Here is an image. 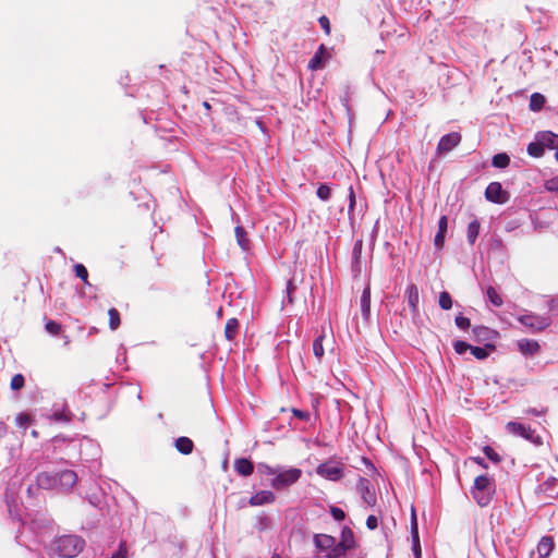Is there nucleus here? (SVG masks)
Wrapping results in <instances>:
<instances>
[{"instance_id":"nucleus-41","label":"nucleus","mask_w":558,"mask_h":558,"mask_svg":"<svg viewBox=\"0 0 558 558\" xmlns=\"http://www.w3.org/2000/svg\"><path fill=\"white\" fill-rule=\"evenodd\" d=\"M32 422V416L27 413H20L15 417V423L19 427L26 428L27 425Z\"/></svg>"},{"instance_id":"nucleus-40","label":"nucleus","mask_w":558,"mask_h":558,"mask_svg":"<svg viewBox=\"0 0 558 558\" xmlns=\"http://www.w3.org/2000/svg\"><path fill=\"white\" fill-rule=\"evenodd\" d=\"M25 385V378L22 374H16L12 377L10 387L12 390H21Z\"/></svg>"},{"instance_id":"nucleus-18","label":"nucleus","mask_w":558,"mask_h":558,"mask_svg":"<svg viewBox=\"0 0 558 558\" xmlns=\"http://www.w3.org/2000/svg\"><path fill=\"white\" fill-rule=\"evenodd\" d=\"M448 229L447 216H441L438 221V232L435 235L434 243L437 248H442L445 244V234Z\"/></svg>"},{"instance_id":"nucleus-24","label":"nucleus","mask_w":558,"mask_h":558,"mask_svg":"<svg viewBox=\"0 0 558 558\" xmlns=\"http://www.w3.org/2000/svg\"><path fill=\"white\" fill-rule=\"evenodd\" d=\"M175 448L182 454H190L193 451L194 444L189 437H179L175 440Z\"/></svg>"},{"instance_id":"nucleus-44","label":"nucleus","mask_w":558,"mask_h":558,"mask_svg":"<svg viewBox=\"0 0 558 558\" xmlns=\"http://www.w3.org/2000/svg\"><path fill=\"white\" fill-rule=\"evenodd\" d=\"M330 513L332 518L337 521H343L345 519L344 511L338 507H330Z\"/></svg>"},{"instance_id":"nucleus-57","label":"nucleus","mask_w":558,"mask_h":558,"mask_svg":"<svg viewBox=\"0 0 558 558\" xmlns=\"http://www.w3.org/2000/svg\"><path fill=\"white\" fill-rule=\"evenodd\" d=\"M548 307L550 311L555 310L556 307H558V301L557 300H550L549 303H548Z\"/></svg>"},{"instance_id":"nucleus-33","label":"nucleus","mask_w":558,"mask_h":558,"mask_svg":"<svg viewBox=\"0 0 558 558\" xmlns=\"http://www.w3.org/2000/svg\"><path fill=\"white\" fill-rule=\"evenodd\" d=\"M510 163V157L506 153L496 154L492 159V165L496 168H506Z\"/></svg>"},{"instance_id":"nucleus-6","label":"nucleus","mask_w":558,"mask_h":558,"mask_svg":"<svg viewBox=\"0 0 558 558\" xmlns=\"http://www.w3.org/2000/svg\"><path fill=\"white\" fill-rule=\"evenodd\" d=\"M487 201L496 204H506L509 201V193L505 191L499 182H492L485 190Z\"/></svg>"},{"instance_id":"nucleus-50","label":"nucleus","mask_w":558,"mask_h":558,"mask_svg":"<svg viewBox=\"0 0 558 558\" xmlns=\"http://www.w3.org/2000/svg\"><path fill=\"white\" fill-rule=\"evenodd\" d=\"M412 537V542H413V551L416 556V558H418L421 556V545H420V537H418V534H416V536H411Z\"/></svg>"},{"instance_id":"nucleus-59","label":"nucleus","mask_w":558,"mask_h":558,"mask_svg":"<svg viewBox=\"0 0 558 558\" xmlns=\"http://www.w3.org/2000/svg\"><path fill=\"white\" fill-rule=\"evenodd\" d=\"M474 461L477 462L478 464H483L484 459L483 458H475Z\"/></svg>"},{"instance_id":"nucleus-19","label":"nucleus","mask_w":558,"mask_h":558,"mask_svg":"<svg viewBox=\"0 0 558 558\" xmlns=\"http://www.w3.org/2000/svg\"><path fill=\"white\" fill-rule=\"evenodd\" d=\"M338 544L344 547L347 550L354 549L357 547V543L355 542L354 538V533L350 527L344 526L342 529L341 539Z\"/></svg>"},{"instance_id":"nucleus-23","label":"nucleus","mask_w":558,"mask_h":558,"mask_svg":"<svg viewBox=\"0 0 558 558\" xmlns=\"http://www.w3.org/2000/svg\"><path fill=\"white\" fill-rule=\"evenodd\" d=\"M361 311L363 317L368 319L371 315V287L366 286L361 295Z\"/></svg>"},{"instance_id":"nucleus-16","label":"nucleus","mask_w":558,"mask_h":558,"mask_svg":"<svg viewBox=\"0 0 558 558\" xmlns=\"http://www.w3.org/2000/svg\"><path fill=\"white\" fill-rule=\"evenodd\" d=\"M555 548V542L553 536H543L537 544V553L539 558L549 557L550 553Z\"/></svg>"},{"instance_id":"nucleus-2","label":"nucleus","mask_w":558,"mask_h":558,"mask_svg":"<svg viewBox=\"0 0 558 558\" xmlns=\"http://www.w3.org/2000/svg\"><path fill=\"white\" fill-rule=\"evenodd\" d=\"M472 496L475 499L476 504L481 507L487 506L495 493V485L487 475H478L474 480V484L472 487Z\"/></svg>"},{"instance_id":"nucleus-32","label":"nucleus","mask_w":558,"mask_h":558,"mask_svg":"<svg viewBox=\"0 0 558 558\" xmlns=\"http://www.w3.org/2000/svg\"><path fill=\"white\" fill-rule=\"evenodd\" d=\"M545 104V97L542 94L534 93L530 98V109L532 111H539Z\"/></svg>"},{"instance_id":"nucleus-55","label":"nucleus","mask_w":558,"mask_h":558,"mask_svg":"<svg viewBox=\"0 0 558 558\" xmlns=\"http://www.w3.org/2000/svg\"><path fill=\"white\" fill-rule=\"evenodd\" d=\"M525 412L527 414L542 415L546 412V410L537 411L536 409H527Z\"/></svg>"},{"instance_id":"nucleus-38","label":"nucleus","mask_w":558,"mask_h":558,"mask_svg":"<svg viewBox=\"0 0 558 558\" xmlns=\"http://www.w3.org/2000/svg\"><path fill=\"white\" fill-rule=\"evenodd\" d=\"M74 272H75L76 277L82 279L85 284H89L88 271H87V268L83 264H76L74 266Z\"/></svg>"},{"instance_id":"nucleus-22","label":"nucleus","mask_w":558,"mask_h":558,"mask_svg":"<svg viewBox=\"0 0 558 558\" xmlns=\"http://www.w3.org/2000/svg\"><path fill=\"white\" fill-rule=\"evenodd\" d=\"M240 329V323L235 317H231L227 320L225 326V337L227 340L232 341L235 339Z\"/></svg>"},{"instance_id":"nucleus-12","label":"nucleus","mask_w":558,"mask_h":558,"mask_svg":"<svg viewBox=\"0 0 558 558\" xmlns=\"http://www.w3.org/2000/svg\"><path fill=\"white\" fill-rule=\"evenodd\" d=\"M275 500L276 496L271 490H259L250 498L248 504L256 507L272 504Z\"/></svg>"},{"instance_id":"nucleus-28","label":"nucleus","mask_w":558,"mask_h":558,"mask_svg":"<svg viewBox=\"0 0 558 558\" xmlns=\"http://www.w3.org/2000/svg\"><path fill=\"white\" fill-rule=\"evenodd\" d=\"M325 340H326V335L322 333L313 342V353L318 361H320L325 354V349H324V344H323Z\"/></svg>"},{"instance_id":"nucleus-43","label":"nucleus","mask_w":558,"mask_h":558,"mask_svg":"<svg viewBox=\"0 0 558 558\" xmlns=\"http://www.w3.org/2000/svg\"><path fill=\"white\" fill-rule=\"evenodd\" d=\"M456 322V325L460 328V329H468L470 328L471 326V322L468 317H464L462 315H458L454 319Z\"/></svg>"},{"instance_id":"nucleus-48","label":"nucleus","mask_w":558,"mask_h":558,"mask_svg":"<svg viewBox=\"0 0 558 558\" xmlns=\"http://www.w3.org/2000/svg\"><path fill=\"white\" fill-rule=\"evenodd\" d=\"M258 470H259L260 472H263V473L267 474V475H275V476H276V474H277V472H278L276 469H274V468L269 466L268 464H264V463H260V464L258 465Z\"/></svg>"},{"instance_id":"nucleus-14","label":"nucleus","mask_w":558,"mask_h":558,"mask_svg":"<svg viewBox=\"0 0 558 558\" xmlns=\"http://www.w3.org/2000/svg\"><path fill=\"white\" fill-rule=\"evenodd\" d=\"M407 299H408V305L410 307V312L413 315L418 314V304H420V293L418 289L415 284H410L407 289Z\"/></svg>"},{"instance_id":"nucleus-20","label":"nucleus","mask_w":558,"mask_h":558,"mask_svg":"<svg viewBox=\"0 0 558 558\" xmlns=\"http://www.w3.org/2000/svg\"><path fill=\"white\" fill-rule=\"evenodd\" d=\"M544 147L549 149H558V135L550 132L544 131L537 134Z\"/></svg>"},{"instance_id":"nucleus-53","label":"nucleus","mask_w":558,"mask_h":558,"mask_svg":"<svg viewBox=\"0 0 558 558\" xmlns=\"http://www.w3.org/2000/svg\"><path fill=\"white\" fill-rule=\"evenodd\" d=\"M349 211H352L355 206V193L352 186L349 187Z\"/></svg>"},{"instance_id":"nucleus-62","label":"nucleus","mask_w":558,"mask_h":558,"mask_svg":"<svg viewBox=\"0 0 558 558\" xmlns=\"http://www.w3.org/2000/svg\"><path fill=\"white\" fill-rule=\"evenodd\" d=\"M271 558H282V557L278 554H274Z\"/></svg>"},{"instance_id":"nucleus-10","label":"nucleus","mask_w":558,"mask_h":558,"mask_svg":"<svg viewBox=\"0 0 558 558\" xmlns=\"http://www.w3.org/2000/svg\"><path fill=\"white\" fill-rule=\"evenodd\" d=\"M58 489L70 490L77 482V474L72 470H64L57 473Z\"/></svg>"},{"instance_id":"nucleus-30","label":"nucleus","mask_w":558,"mask_h":558,"mask_svg":"<svg viewBox=\"0 0 558 558\" xmlns=\"http://www.w3.org/2000/svg\"><path fill=\"white\" fill-rule=\"evenodd\" d=\"M487 349L495 350V345L492 343H486L485 348L471 345L470 351L477 360H484L488 356Z\"/></svg>"},{"instance_id":"nucleus-54","label":"nucleus","mask_w":558,"mask_h":558,"mask_svg":"<svg viewBox=\"0 0 558 558\" xmlns=\"http://www.w3.org/2000/svg\"><path fill=\"white\" fill-rule=\"evenodd\" d=\"M294 290V286L292 283L291 280L288 281V284H287V292H288V298H289V302L292 303V296H291V293L292 291Z\"/></svg>"},{"instance_id":"nucleus-4","label":"nucleus","mask_w":558,"mask_h":558,"mask_svg":"<svg viewBox=\"0 0 558 558\" xmlns=\"http://www.w3.org/2000/svg\"><path fill=\"white\" fill-rule=\"evenodd\" d=\"M518 320L531 329L533 332H539L550 326L551 319L549 316H543L537 314H525L521 315Z\"/></svg>"},{"instance_id":"nucleus-35","label":"nucleus","mask_w":558,"mask_h":558,"mask_svg":"<svg viewBox=\"0 0 558 558\" xmlns=\"http://www.w3.org/2000/svg\"><path fill=\"white\" fill-rule=\"evenodd\" d=\"M46 331L51 336H59L62 331V325L56 320H47L45 324Z\"/></svg>"},{"instance_id":"nucleus-3","label":"nucleus","mask_w":558,"mask_h":558,"mask_svg":"<svg viewBox=\"0 0 558 558\" xmlns=\"http://www.w3.org/2000/svg\"><path fill=\"white\" fill-rule=\"evenodd\" d=\"M301 476L302 470L298 468L278 471L276 476L271 480L270 485L275 489H281L296 483Z\"/></svg>"},{"instance_id":"nucleus-45","label":"nucleus","mask_w":558,"mask_h":558,"mask_svg":"<svg viewBox=\"0 0 558 558\" xmlns=\"http://www.w3.org/2000/svg\"><path fill=\"white\" fill-rule=\"evenodd\" d=\"M318 22H319L320 27L326 33V35H330L331 31H330V21H329V19L326 15H322L318 19Z\"/></svg>"},{"instance_id":"nucleus-27","label":"nucleus","mask_w":558,"mask_h":558,"mask_svg":"<svg viewBox=\"0 0 558 558\" xmlns=\"http://www.w3.org/2000/svg\"><path fill=\"white\" fill-rule=\"evenodd\" d=\"M325 46L320 45L318 50L315 52V54L308 62V68L311 70H318L323 68V54L325 53Z\"/></svg>"},{"instance_id":"nucleus-5","label":"nucleus","mask_w":558,"mask_h":558,"mask_svg":"<svg viewBox=\"0 0 558 558\" xmlns=\"http://www.w3.org/2000/svg\"><path fill=\"white\" fill-rule=\"evenodd\" d=\"M507 429L510 433L515 434L522 438H525L534 444H542L541 437L538 435H535V432L529 425H524L517 422H509L507 424Z\"/></svg>"},{"instance_id":"nucleus-15","label":"nucleus","mask_w":558,"mask_h":558,"mask_svg":"<svg viewBox=\"0 0 558 558\" xmlns=\"http://www.w3.org/2000/svg\"><path fill=\"white\" fill-rule=\"evenodd\" d=\"M336 543V538L328 534H315L314 544L319 551H327Z\"/></svg>"},{"instance_id":"nucleus-21","label":"nucleus","mask_w":558,"mask_h":558,"mask_svg":"<svg viewBox=\"0 0 558 558\" xmlns=\"http://www.w3.org/2000/svg\"><path fill=\"white\" fill-rule=\"evenodd\" d=\"M234 470L242 476H250L254 471L253 462L245 458L234 461Z\"/></svg>"},{"instance_id":"nucleus-51","label":"nucleus","mask_w":558,"mask_h":558,"mask_svg":"<svg viewBox=\"0 0 558 558\" xmlns=\"http://www.w3.org/2000/svg\"><path fill=\"white\" fill-rule=\"evenodd\" d=\"M366 526L369 530H375L378 526V519L375 515H368L366 519Z\"/></svg>"},{"instance_id":"nucleus-61","label":"nucleus","mask_w":558,"mask_h":558,"mask_svg":"<svg viewBox=\"0 0 558 558\" xmlns=\"http://www.w3.org/2000/svg\"><path fill=\"white\" fill-rule=\"evenodd\" d=\"M203 106H204L206 109H210V105H209L207 101H205V102L203 104Z\"/></svg>"},{"instance_id":"nucleus-1","label":"nucleus","mask_w":558,"mask_h":558,"mask_svg":"<svg viewBox=\"0 0 558 558\" xmlns=\"http://www.w3.org/2000/svg\"><path fill=\"white\" fill-rule=\"evenodd\" d=\"M85 542L76 535H63L53 543V550L60 558H73L84 548Z\"/></svg>"},{"instance_id":"nucleus-39","label":"nucleus","mask_w":558,"mask_h":558,"mask_svg":"<svg viewBox=\"0 0 558 558\" xmlns=\"http://www.w3.org/2000/svg\"><path fill=\"white\" fill-rule=\"evenodd\" d=\"M316 195L322 201H328L331 196V189L327 184H320L317 187Z\"/></svg>"},{"instance_id":"nucleus-31","label":"nucleus","mask_w":558,"mask_h":558,"mask_svg":"<svg viewBox=\"0 0 558 558\" xmlns=\"http://www.w3.org/2000/svg\"><path fill=\"white\" fill-rule=\"evenodd\" d=\"M108 316H109V328L111 330H117L121 325V318H120L119 311L114 307H111L108 311Z\"/></svg>"},{"instance_id":"nucleus-36","label":"nucleus","mask_w":558,"mask_h":558,"mask_svg":"<svg viewBox=\"0 0 558 558\" xmlns=\"http://www.w3.org/2000/svg\"><path fill=\"white\" fill-rule=\"evenodd\" d=\"M439 306L441 310L448 311L452 307V299L449 292L442 291L439 294Z\"/></svg>"},{"instance_id":"nucleus-29","label":"nucleus","mask_w":558,"mask_h":558,"mask_svg":"<svg viewBox=\"0 0 558 558\" xmlns=\"http://www.w3.org/2000/svg\"><path fill=\"white\" fill-rule=\"evenodd\" d=\"M536 138V142L530 143L527 145V154L532 157L539 158L544 155L545 147L543 146L538 136Z\"/></svg>"},{"instance_id":"nucleus-26","label":"nucleus","mask_w":558,"mask_h":558,"mask_svg":"<svg viewBox=\"0 0 558 558\" xmlns=\"http://www.w3.org/2000/svg\"><path fill=\"white\" fill-rule=\"evenodd\" d=\"M480 228H481V225H480V221L477 219H474L473 221H471L468 226V231H466V239H468V242L473 245L478 236V233H480Z\"/></svg>"},{"instance_id":"nucleus-60","label":"nucleus","mask_w":558,"mask_h":558,"mask_svg":"<svg viewBox=\"0 0 558 558\" xmlns=\"http://www.w3.org/2000/svg\"><path fill=\"white\" fill-rule=\"evenodd\" d=\"M32 436H33L34 438H37V437H38V433H37V430H33V432H32Z\"/></svg>"},{"instance_id":"nucleus-25","label":"nucleus","mask_w":558,"mask_h":558,"mask_svg":"<svg viewBox=\"0 0 558 558\" xmlns=\"http://www.w3.org/2000/svg\"><path fill=\"white\" fill-rule=\"evenodd\" d=\"M234 232H235L236 242L240 245V247L244 251L250 250L251 242H250V239L247 238V233L244 230V228L238 226V227H235Z\"/></svg>"},{"instance_id":"nucleus-49","label":"nucleus","mask_w":558,"mask_h":558,"mask_svg":"<svg viewBox=\"0 0 558 558\" xmlns=\"http://www.w3.org/2000/svg\"><path fill=\"white\" fill-rule=\"evenodd\" d=\"M556 482V477L550 476L543 484L539 485V489L546 492L549 487L555 486Z\"/></svg>"},{"instance_id":"nucleus-34","label":"nucleus","mask_w":558,"mask_h":558,"mask_svg":"<svg viewBox=\"0 0 558 558\" xmlns=\"http://www.w3.org/2000/svg\"><path fill=\"white\" fill-rule=\"evenodd\" d=\"M486 295H487L489 302L494 306L500 307L504 304L502 298L500 296V294L496 291V289L494 287L487 288Z\"/></svg>"},{"instance_id":"nucleus-37","label":"nucleus","mask_w":558,"mask_h":558,"mask_svg":"<svg viewBox=\"0 0 558 558\" xmlns=\"http://www.w3.org/2000/svg\"><path fill=\"white\" fill-rule=\"evenodd\" d=\"M347 549L339 544H336L326 553L327 558H340L345 554Z\"/></svg>"},{"instance_id":"nucleus-56","label":"nucleus","mask_w":558,"mask_h":558,"mask_svg":"<svg viewBox=\"0 0 558 558\" xmlns=\"http://www.w3.org/2000/svg\"><path fill=\"white\" fill-rule=\"evenodd\" d=\"M7 433V425L4 422H0V438L3 437Z\"/></svg>"},{"instance_id":"nucleus-47","label":"nucleus","mask_w":558,"mask_h":558,"mask_svg":"<svg viewBox=\"0 0 558 558\" xmlns=\"http://www.w3.org/2000/svg\"><path fill=\"white\" fill-rule=\"evenodd\" d=\"M416 534H418V529H417L416 514H415V511L413 509L412 510V515H411V536L415 537Z\"/></svg>"},{"instance_id":"nucleus-17","label":"nucleus","mask_w":558,"mask_h":558,"mask_svg":"<svg viewBox=\"0 0 558 558\" xmlns=\"http://www.w3.org/2000/svg\"><path fill=\"white\" fill-rule=\"evenodd\" d=\"M518 348L522 354L533 355L541 350V345L536 340L521 339L518 341Z\"/></svg>"},{"instance_id":"nucleus-13","label":"nucleus","mask_w":558,"mask_h":558,"mask_svg":"<svg viewBox=\"0 0 558 558\" xmlns=\"http://www.w3.org/2000/svg\"><path fill=\"white\" fill-rule=\"evenodd\" d=\"M473 335L477 342H489L497 338L498 332L486 326H475L473 328Z\"/></svg>"},{"instance_id":"nucleus-11","label":"nucleus","mask_w":558,"mask_h":558,"mask_svg":"<svg viewBox=\"0 0 558 558\" xmlns=\"http://www.w3.org/2000/svg\"><path fill=\"white\" fill-rule=\"evenodd\" d=\"M36 483L43 489H58L57 473L41 472L37 475Z\"/></svg>"},{"instance_id":"nucleus-58","label":"nucleus","mask_w":558,"mask_h":558,"mask_svg":"<svg viewBox=\"0 0 558 558\" xmlns=\"http://www.w3.org/2000/svg\"><path fill=\"white\" fill-rule=\"evenodd\" d=\"M54 416H56V420H58V421L65 418V416L63 414H60V413H56Z\"/></svg>"},{"instance_id":"nucleus-7","label":"nucleus","mask_w":558,"mask_h":558,"mask_svg":"<svg viewBox=\"0 0 558 558\" xmlns=\"http://www.w3.org/2000/svg\"><path fill=\"white\" fill-rule=\"evenodd\" d=\"M316 473L329 481H339L343 477V469L339 464L322 463L317 466Z\"/></svg>"},{"instance_id":"nucleus-9","label":"nucleus","mask_w":558,"mask_h":558,"mask_svg":"<svg viewBox=\"0 0 558 558\" xmlns=\"http://www.w3.org/2000/svg\"><path fill=\"white\" fill-rule=\"evenodd\" d=\"M461 142V135L457 132L444 135L437 145L439 153H448L457 147Z\"/></svg>"},{"instance_id":"nucleus-46","label":"nucleus","mask_w":558,"mask_h":558,"mask_svg":"<svg viewBox=\"0 0 558 558\" xmlns=\"http://www.w3.org/2000/svg\"><path fill=\"white\" fill-rule=\"evenodd\" d=\"M484 452L486 454L487 458H489L490 460L495 461V462H498L500 460L499 456L495 452V450L489 447V446H486L484 448Z\"/></svg>"},{"instance_id":"nucleus-63","label":"nucleus","mask_w":558,"mask_h":558,"mask_svg":"<svg viewBox=\"0 0 558 558\" xmlns=\"http://www.w3.org/2000/svg\"><path fill=\"white\" fill-rule=\"evenodd\" d=\"M555 158H556V160L558 161V148H557V151H556V154H555Z\"/></svg>"},{"instance_id":"nucleus-52","label":"nucleus","mask_w":558,"mask_h":558,"mask_svg":"<svg viewBox=\"0 0 558 558\" xmlns=\"http://www.w3.org/2000/svg\"><path fill=\"white\" fill-rule=\"evenodd\" d=\"M292 413L294 416H296L298 418H300L302 421H307L310 418L308 412H305V411L293 409Z\"/></svg>"},{"instance_id":"nucleus-42","label":"nucleus","mask_w":558,"mask_h":558,"mask_svg":"<svg viewBox=\"0 0 558 558\" xmlns=\"http://www.w3.org/2000/svg\"><path fill=\"white\" fill-rule=\"evenodd\" d=\"M471 348V344H469L468 342L465 341H462V340H458L453 343V349L454 351L458 353V354H463L465 353L468 350H470Z\"/></svg>"},{"instance_id":"nucleus-8","label":"nucleus","mask_w":558,"mask_h":558,"mask_svg":"<svg viewBox=\"0 0 558 558\" xmlns=\"http://www.w3.org/2000/svg\"><path fill=\"white\" fill-rule=\"evenodd\" d=\"M357 492L361 494L364 502L368 506L373 507L376 504V494L372 490V485L369 480L365 477H360L357 483Z\"/></svg>"}]
</instances>
